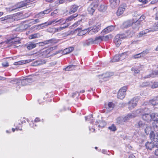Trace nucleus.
I'll list each match as a JSON object with an SVG mask.
<instances>
[{"mask_svg": "<svg viewBox=\"0 0 158 158\" xmlns=\"http://www.w3.org/2000/svg\"><path fill=\"white\" fill-rule=\"evenodd\" d=\"M143 109H140L133 111L131 114H128L127 116L123 117V121L125 122L129 120L130 119L135 117L138 115L140 113L143 111Z\"/></svg>", "mask_w": 158, "mask_h": 158, "instance_id": "1", "label": "nucleus"}, {"mask_svg": "<svg viewBox=\"0 0 158 158\" xmlns=\"http://www.w3.org/2000/svg\"><path fill=\"white\" fill-rule=\"evenodd\" d=\"M99 1L98 0H94L88 7L87 10L89 13L93 15L98 6Z\"/></svg>", "mask_w": 158, "mask_h": 158, "instance_id": "2", "label": "nucleus"}, {"mask_svg": "<svg viewBox=\"0 0 158 158\" xmlns=\"http://www.w3.org/2000/svg\"><path fill=\"white\" fill-rule=\"evenodd\" d=\"M14 15H7L3 17L0 18V21L4 23H11L13 22L15 19Z\"/></svg>", "mask_w": 158, "mask_h": 158, "instance_id": "3", "label": "nucleus"}, {"mask_svg": "<svg viewBox=\"0 0 158 158\" xmlns=\"http://www.w3.org/2000/svg\"><path fill=\"white\" fill-rule=\"evenodd\" d=\"M77 16V14H74L73 15H71L69 17L67 18L65 20V22H66V25L64 27H60L59 29L60 30H62L63 29L67 27L70 24V22L73 19L75 18Z\"/></svg>", "mask_w": 158, "mask_h": 158, "instance_id": "4", "label": "nucleus"}, {"mask_svg": "<svg viewBox=\"0 0 158 158\" xmlns=\"http://www.w3.org/2000/svg\"><path fill=\"white\" fill-rule=\"evenodd\" d=\"M127 90V87L126 86L120 89L118 92L117 98L121 99L124 98L125 96Z\"/></svg>", "mask_w": 158, "mask_h": 158, "instance_id": "5", "label": "nucleus"}, {"mask_svg": "<svg viewBox=\"0 0 158 158\" xmlns=\"http://www.w3.org/2000/svg\"><path fill=\"white\" fill-rule=\"evenodd\" d=\"M101 24L100 23H97L94 26L92 29L90 30L89 33L90 34H93L97 32L100 29Z\"/></svg>", "mask_w": 158, "mask_h": 158, "instance_id": "6", "label": "nucleus"}, {"mask_svg": "<svg viewBox=\"0 0 158 158\" xmlns=\"http://www.w3.org/2000/svg\"><path fill=\"white\" fill-rule=\"evenodd\" d=\"M142 119L147 123H150L152 121L151 114L144 113L141 116Z\"/></svg>", "mask_w": 158, "mask_h": 158, "instance_id": "7", "label": "nucleus"}, {"mask_svg": "<svg viewBox=\"0 0 158 158\" xmlns=\"http://www.w3.org/2000/svg\"><path fill=\"white\" fill-rule=\"evenodd\" d=\"M128 105L130 109H133L136 106L137 101L135 98H133L129 102Z\"/></svg>", "mask_w": 158, "mask_h": 158, "instance_id": "8", "label": "nucleus"}, {"mask_svg": "<svg viewBox=\"0 0 158 158\" xmlns=\"http://www.w3.org/2000/svg\"><path fill=\"white\" fill-rule=\"evenodd\" d=\"M149 137L152 141L154 142H157L158 143V133L155 135L153 131H152L150 134Z\"/></svg>", "mask_w": 158, "mask_h": 158, "instance_id": "9", "label": "nucleus"}, {"mask_svg": "<svg viewBox=\"0 0 158 158\" xmlns=\"http://www.w3.org/2000/svg\"><path fill=\"white\" fill-rule=\"evenodd\" d=\"M114 26L112 25L108 26L105 28L102 31L101 33L102 34H105L110 32L114 30Z\"/></svg>", "mask_w": 158, "mask_h": 158, "instance_id": "10", "label": "nucleus"}, {"mask_svg": "<svg viewBox=\"0 0 158 158\" xmlns=\"http://www.w3.org/2000/svg\"><path fill=\"white\" fill-rule=\"evenodd\" d=\"M113 75V73L108 72L101 75H99V77H100V78H102L104 81H106L107 80V78L112 76Z\"/></svg>", "mask_w": 158, "mask_h": 158, "instance_id": "11", "label": "nucleus"}, {"mask_svg": "<svg viewBox=\"0 0 158 158\" xmlns=\"http://www.w3.org/2000/svg\"><path fill=\"white\" fill-rule=\"evenodd\" d=\"M53 50V48L51 47L41 52V55L44 57H47L49 56V54Z\"/></svg>", "mask_w": 158, "mask_h": 158, "instance_id": "12", "label": "nucleus"}, {"mask_svg": "<svg viewBox=\"0 0 158 158\" xmlns=\"http://www.w3.org/2000/svg\"><path fill=\"white\" fill-rule=\"evenodd\" d=\"M158 144L157 142H154L153 141H152L151 142H148L145 144V146L148 149L151 150L153 148L155 145H156V144Z\"/></svg>", "mask_w": 158, "mask_h": 158, "instance_id": "13", "label": "nucleus"}, {"mask_svg": "<svg viewBox=\"0 0 158 158\" xmlns=\"http://www.w3.org/2000/svg\"><path fill=\"white\" fill-rule=\"evenodd\" d=\"M134 33H135V31H128L127 32V33L128 34V35H126V34H120L118 35H117V36H118V37L121 39L125 38L127 36H128L131 37L134 34Z\"/></svg>", "mask_w": 158, "mask_h": 158, "instance_id": "14", "label": "nucleus"}, {"mask_svg": "<svg viewBox=\"0 0 158 158\" xmlns=\"http://www.w3.org/2000/svg\"><path fill=\"white\" fill-rule=\"evenodd\" d=\"M134 22L132 20L127 21L125 22L123 24V27L124 28H127L133 25V27H134L135 25H133Z\"/></svg>", "mask_w": 158, "mask_h": 158, "instance_id": "15", "label": "nucleus"}, {"mask_svg": "<svg viewBox=\"0 0 158 158\" xmlns=\"http://www.w3.org/2000/svg\"><path fill=\"white\" fill-rule=\"evenodd\" d=\"M110 6L112 8L117 7L119 3L120 0H110Z\"/></svg>", "mask_w": 158, "mask_h": 158, "instance_id": "16", "label": "nucleus"}, {"mask_svg": "<svg viewBox=\"0 0 158 158\" xmlns=\"http://www.w3.org/2000/svg\"><path fill=\"white\" fill-rule=\"evenodd\" d=\"M32 61V60L31 59H28L27 60H22L19 61L18 62H16L14 63V64L15 65H17L20 64H25L26 63H28L30 62H31Z\"/></svg>", "mask_w": 158, "mask_h": 158, "instance_id": "17", "label": "nucleus"}, {"mask_svg": "<svg viewBox=\"0 0 158 158\" xmlns=\"http://www.w3.org/2000/svg\"><path fill=\"white\" fill-rule=\"evenodd\" d=\"M26 6V3H25L24 1L20 2L18 3L15 6V7L14 9H12L11 11L14 10H16V9L20 8Z\"/></svg>", "mask_w": 158, "mask_h": 158, "instance_id": "18", "label": "nucleus"}, {"mask_svg": "<svg viewBox=\"0 0 158 158\" xmlns=\"http://www.w3.org/2000/svg\"><path fill=\"white\" fill-rule=\"evenodd\" d=\"M17 38H11V41L12 44L15 47H17L19 46L17 45L19 44L20 42V41L17 40Z\"/></svg>", "mask_w": 158, "mask_h": 158, "instance_id": "19", "label": "nucleus"}, {"mask_svg": "<svg viewBox=\"0 0 158 158\" xmlns=\"http://www.w3.org/2000/svg\"><path fill=\"white\" fill-rule=\"evenodd\" d=\"M125 10V7L124 6H120L118 8L117 11V15L118 16H120L123 14Z\"/></svg>", "mask_w": 158, "mask_h": 158, "instance_id": "20", "label": "nucleus"}, {"mask_svg": "<svg viewBox=\"0 0 158 158\" xmlns=\"http://www.w3.org/2000/svg\"><path fill=\"white\" fill-rule=\"evenodd\" d=\"M56 41V40L54 39H49L48 40H47L44 41L40 43V44L42 45H46L49 44H52L53 43H55Z\"/></svg>", "mask_w": 158, "mask_h": 158, "instance_id": "21", "label": "nucleus"}, {"mask_svg": "<svg viewBox=\"0 0 158 158\" xmlns=\"http://www.w3.org/2000/svg\"><path fill=\"white\" fill-rule=\"evenodd\" d=\"M156 31V30L154 29H145L143 31H140L139 33V34L140 35L139 36H141V35H145V34H146L149 32H153V31Z\"/></svg>", "mask_w": 158, "mask_h": 158, "instance_id": "22", "label": "nucleus"}, {"mask_svg": "<svg viewBox=\"0 0 158 158\" xmlns=\"http://www.w3.org/2000/svg\"><path fill=\"white\" fill-rule=\"evenodd\" d=\"M37 44H34L32 42H29L27 44V48L28 50H31L36 47Z\"/></svg>", "mask_w": 158, "mask_h": 158, "instance_id": "23", "label": "nucleus"}, {"mask_svg": "<svg viewBox=\"0 0 158 158\" xmlns=\"http://www.w3.org/2000/svg\"><path fill=\"white\" fill-rule=\"evenodd\" d=\"M135 125L137 128H143L146 125V124L143 123L142 121L139 120Z\"/></svg>", "mask_w": 158, "mask_h": 158, "instance_id": "24", "label": "nucleus"}, {"mask_svg": "<svg viewBox=\"0 0 158 158\" xmlns=\"http://www.w3.org/2000/svg\"><path fill=\"white\" fill-rule=\"evenodd\" d=\"M78 6L76 5H73L71 6L69 13L72 14L75 12L77 10Z\"/></svg>", "mask_w": 158, "mask_h": 158, "instance_id": "25", "label": "nucleus"}, {"mask_svg": "<svg viewBox=\"0 0 158 158\" xmlns=\"http://www.w3.org/2000/svg\"><path fill=\"white\" fill-rule=\"evenodd\" d=\"M44 60H37L32 63V65L33 66H37L39 65L45 63Z\"/></svg>", "mask_w": 158, "mask_h": 158, "instance_id": "26", "label": "nucleus"}, {"mask_svg": "<svg viewBox=\"0 0 158 158\" xmlns=\"http://www.w3.org/2000/svg\"><path fill=\"white\" fill-rule=\"evenodd\" d=\"M55 22V21H52L49 22L48 23L46 22L44 23L41 24L40 25L41 27H42V29L48 26L53 24Z\"/></svg>", "mask_w": 158, "mask_h": 158, "instance_id": "27", "label": "nucleus"}, {"mask_svg": "<svg viewBox=\"0 0 158 158\" xmlns=\"http://www.w3.org/2000/svg\"><path fill=\"white\" fill-rule=\"evenodd\" d=\"M152 121H158V113H153L151 114Z\"/></svg>", "mask_w": 158, "mask_h": 158, "instance_id": "28", "label": "nucleus"}, {"mask_svg": "<svg viewBox=\"0 0 158 158\" xmlns=\"http://www.w3.org/2000/svg\"><path fill=\"white\" fill-rule=\"evenodd\" d=\"M114 42L117 46H119L121 44V40L118 37V36H116L115 37V38L114 40Z\"/></svg>", "mask_w": 158, "mask_h": 158, "instance_id": "29", "label": "nucleus"}, {"mask_svg": "<svg viewBox=\"0 0 158 158\" xmlns=\"http://www.w3.org/2000/svg\"><path fill=\"white\" fill-rule=\"evenodd\" d=\"M55 22L54 23V24L53 25H54L56 23H57L55 25H57L58 24H65L66 25V22H65V20L63 19H61L59 20H54Z\"/></svg>", "mask_w": 158, "mask_h": 158, "instance_id": "30", "label": "nucleus"}, {"mask_svg": "<svg viewBox=\"0 0 158 158\" xmlns=\"http://www.w3.org/2000/svg\"><path fill=\"white\" fill-rule=\"evenodd\" d=\"M157 75H158V70L153 71L151 74L147 76L146 78L154 77Z\"/></svg>", "mask_w": 158, "mask_h": 158, "instance_id": "31", "label": "nucleus"}, {"mask_svg": "<svg viewBox=\"0 0 158 158\" xmlns=\"http://www.w3.org/2000/svg\"><path fill=\"white\" fill-rule=\"evenodd\" d=\"M73 48L71 47L65 49L64 50L63 52L64 54H67L72 52L73 50Z\"/></svg>", "mask_w": 158, "mask_h": 158, "instance_id": "32", "label": "nucleus"}, {"mask_svg": "<svg viewBox=\"0 0 158 158\" xmlns=\"http://www.w3.org/2000/svg\"><path fill=\"white\" fill-rule=\"evenodd\" d=\"M40 37V35L39 33H37L30 35L29 36V38L30 39H32L36 38H39Z\"/></svg>", "mask_w": 158, "mask_h": 158, "instance_id": "33", "label": "nucleus"}, {"mask_svg": "<svg viewBox=\"0 0 158 158\" xmlns=\"http://www.w3.org/2000/svg\"><path fill=\"white\" fill-rule=\"evenodd\" d=\"M76 67V65H70L66 67L65 69L66 71H69L74 69Z\"/></svg>", "mask_w": 158, "mask_h": 158, "instance_id": "34", "label": "nucleus"}, {"mask_svg": "<svg viewBox=\"0 0 158 158\" xmlns=\"http://www.w3.org/2000/svg\"><path fill=\"white\" fill-rule=\"evenodd\" d=\"M86 44H85L84 45L85 46L86 45H89L90 44H95V41L94 39H93L92 38H90L86 41Z\"/></svg>", "mask_w": 158, "mask_h": 158, "instance_id": "35", "label": "nucleus"}, {"mask_svg": "<svg viewBox=\"0 0 158 158\" xmlns=\"http://www.w3.org/2000/svg\"><path fill=\"white\" fill-rule=\"evenodd\" d=\"M120 56L119 55H115L113 57V59L111 60V62H114L120 60Z\"/></svg>", "mask_w": 158, "mask_h": 158, "instance_id": "36", "label": "nucleus"}, {"mask_svg": "<svg viewBox=\"0 0 158 158\" xmlns=\"http://www.w3.org/2000/svg\"><path fill=\"white\" fill-rule=\"evenodd\" d=\"M95 44H98L103 41L102 36L96 37L94 39Z\"/></svg>", "mask_w": 158, "mask_h": 158, "instance_id": "37", "label": "nucleus"}, {"mask_svg": "<svg viewBox=\"0 0 158 158\" xmlns=\"http://www.w3.org/2000/svg\"><path fill=\"white\" fill-rule=\"evenodd\" d=\"M146 128H145L144 131L145 133L147 134H148L149 131L151 130V128L150 126H149L148 125L146 124V125L145 126Z\"/></svg>", "mask_w": 158, "mask_h": 158, "instance_id": "38", "label": "nucleus"}, {"mask_svg": "<svg viewBox=\"0 0 158 158\" xmlns=\"http://www.w3.org/2000/svg\"><path fill=\"white\" fill-rule=\"evenodd\" d=\"M145 18V17L143 15L141 16L139 19L137 20L135 23H134V24H133V25H136L137 24H138L139 23V22H140L141 21H143V20H144Z\"/></svg>", "mask_w": 158, "mask_h": 158, "instance_id": "39", "label": "nucleus"}, {"mask_svg": "<svg viewBox=\"0 0 158 158\" xmlns=\"http://www.w3.org/2000/svg\"><path fill=\"white\" fill-rule=\"evenodd\" d=\"M119 55L120 56V60H121L125 59L126 57L127 54L126 53L124 52L121 55Z\"/></svg>", "mask_w": 158, "mask_h": 158, "instance_id": "40", "label": "nucleus"}, {"mask_svg": "<svg viewBox=\"0 0 158 158\" xmlns=\"http://www.w3.org/2000/svg\"><path fill=\"white\" fill-rule=\"evenodd\" d=\"M117 121L119 124L122 123L123 122H124L123 120V117H122L118 118L117 119Z\"/></svg>", "mask_w": 158, "mask_h": 158, "instance_id": "41", "label": "nucleus"}, {"mask_svg": "<svg viewBox=\"0 0 158 158\" xmlns=\"http://www.w3.org/2000/svg\"><path fill=\"white\" fill-rule=\"evenodd\" d=\"M149 103L150 104L153 106H155L157 104V102L156 100L154 99L150 100L149 101Z\"/></svg>", "mask_w": 158, "mask_h": 158, "instance_id": "42", "label": "nucleus"}, {"mask_svg": "<svg viewBox=\"0 0 158 158\" xmlns=\"http://www.w3.org/2000/svg\"><path fill=\"white\" fill-rule=\"evenodd\" d=\"M131 70L132 71H133L135 73H138L140 70H139L136 67H133L131 68Z\"/></svg>", "mask_w": 158, "mask_h": 158, "instance_id": "43", "label": "nucleus"}, {"mask_svg": "<svg viewBox=\"0 0 158 158\" xmlns=\"http://www.w3.org/2000/svg\"><path fill=\"white\" fill-rule=\"evenodd\" d=\"M114 107V104L112 102H109L108 104L107 108L108 109H112Z\"/></svg>", "mask_w": 158, "mask_h": 158, "instance_id": "44", "label": "nucleus"}, {"mask_svg": "<svg viewBox=\"0 0 158 158\" xmlns=\"http://www.w3.org/2000/svg\"><path fill=\"white\" fill-rule=\"evenodd\" d=\"M58 10H55L53 12L51 13V16L55 17L56 16L57 14L58 13Z\"/></svg>", "mask_w": 158, "mask_h": 158, "instance_id": "45", "label": "nucleus"}, {"mask_svg": "<svg viewBox=\"0 0 158 158\" xmlns=\"http://www.w3.org/2000/svg\"><path fill=\"white\" fill-rule=\"evenodd\" d=\"M106 9V7L103 5H101L99 6V10L100 11H103Z\"/></svg>", "mask_w": 158, "mask_h": 158, "instance_id": "46", "label": "nucleus"}, {"mask_svg": "<svg viewBox=\"0 0 158 158\" xmlns=\"http://www.w3.org/2000/svg\"><path fill=\"white\" fill-rule=\"evenodd\" d=\"M108 128L113 131H115L116 130V127L114 125H112L111 126L109 127Z\"/></svg>", "mask_w": 158, "mask_h": 158, "instance_id": "47", "label": "nucleus"}, {"mask_svg": "<svg viewBox=\"0 0 158 158\" xmlns=\"http://www.w3.org/2000/svg\"><path fill=\"white\" fill-rule=\"evenodd\" d=\"M44 15L43 13L42 12H41L39 13L36 16L37 18H42Z\"/></svg>", "mask_w": 158, "mask_h": 158, "instance_id": "48", "label": "nucleus"}, {"mask_svg": "<svg viewBox=\"0 0 158 158\" xmlns=\"http://www.w3.org/2000/svg\"><path fill=\"white\" fill-rule=\"evenodd\" d=\"M158 87V82H155L152 85V88H155Z\"/></svg>", "mask_w": 158, "mask_h": 158, "instance_id": "49", "label": "nucleus"}, {"mask_svg": "<svg viewBox=\"0 0 158 158\" xmlns=\"http://www.w3.org/2000/svg\"><path fill=\"white\" fill-rule=\"evenodd\" d=\"M81 23V20L79 21L76 22L75 23H74V24L73 25V26L76 27L77 26H78Z\"/></svg>", "mask_w": 158, "mask_h": 158, "instance_id": "50", "label": "nucleus"}, {"mask_svg": "<svg viewBox=\"0 0 158 158\" xmlns=\"http://www.w3.org/2000/svg\"><path fill=\"white\" fill-rule=\"evenodd\" d=\"M149 85V83L148 82H144L140 85L141 87H143L148 85Z\"/></svg>", "mask_w": 158, "mask_h": 158, "instance_id": "51", "label": "nucleus"}, {"mask_svg": "<svg viewBox=\"0 0 158 158\" xmlns=\"http://www.w3.org/2000/svg\"><path fill=\"white\" fill-rule=\"evenodd\" d=\"M148 53V51L145 50L143 51V52L140 53V54L141 55H142V56H143L146 55Z\"/></svg>", "mask_w": 158, "mask_h": 158, "instance_id": "52", "label": "nucleus"}, {"mask_svg": "<svg viewBox=\"0 0 158 158\" xmlns=\"http://www.w3.org/2000/svg\"><path fill=\"white\" fill-rule=\"evenodd\" d=\"M51 9H48L42 12L43 13L44 15L45 14H48L51 11Z\"/></svg>", "mask_w": 158, "mask_h": 158, "instance_id": "53", "label": "nucleus"}, {"mask_svg": "<svg viewBox=\"0 0 158 158\" xmlns=\"http://www.w3.org/2000/svg\"><path fill=\"white\" fill-rule=\"evenodd\" d=\"M36 0H26L24 1V2L26 3V6L29 4V3H31Z\"/></svg>", "mask_w": 158, "mask_h": 158, "instance_id": "54", "label": "nucleus"}, {"mask_svg": "<svg viewBox=\"0 0 158 158\" xmlns=\"http://www.w3.org/2000/svg\"><path fill=\"white\" fill-rule=\"evenodd\" d=\"M87 30H83L80 31L79 35H84L86 33Z\"/></svg>", "mask_w": 158, "mask_h": 158, "instance_id": "55", "label": "nucleus"}, {"mask_svg": "<svg viewBox=\"0 0 158 158\" xmlns=\"http://www.w3.org/2000/svg\"><path fill=\"white\" fill-rule=\"evenodd\" d=\"M100 122V124L98 126V127H103L104 126L106 125V123L104 122Z\"/></svg>", "mask_w": 158, "mask_h": 158, "instance_id": "56", "label": "nucleus"}, {"mask_svg": "<svg viewBox=\"0 0 158 158\" xmlns=\"http://www.w3.org/2000/svg\"><path fill=\"white\" fill-rule=\"evenodd\" d=\"M142 56V55H141L140 53L134 55L133 56V57L134 58H140Z\"/></svg>", "mask_w": 158, "mask_h": 158, "instance_id": "57", "label": "nucleus"}, {"mask_svg": "<svg viewBox=\"0 0 158 158\" xmlns=\"http://www.w3.org/2000/svg\"><path fill=\"white\" fill-rule=\"evenodd\" d=\"M103 40L106 41L109 39V36L108 35H106L105 36H102Z\"/></svg>", "mask_w": 158, "mask_h": 158, "instance_id": "58", "label": "nucleus"}, {"mask_svg": "<svg viewBox=\"0 0 158 158\" xmlns=\"http://www.w3.org/2000/svg\"><path fill=\"white\" fill-rule=\"evenodd\" d=\"M2 65L4 67H7L9 66L8 63L7 62H5L2 63Z\"/></svg>", "mask_w": 158, "mask_h": 158, "instance_id": "59", "label": "nucleus"}, {"mask_svg": "<svg viewBox=\"0 0 158 158\" xmlns=\"http://www.w3.org/2000/svg\"><path fill=\"white\" fill-rule=\"evenodd\" d=\"M34 28L39 30L42 29V27H41L40 24L35 25V26Z\"/></svg>", "mask_w": 158, "mask_h": 158, "instance_id": "60", "label": "nucleus"}, {"mask_svg": "<svg viewBox=\"0 0 158 158\" xmlns=\"http://www.w3.org/2000/svg\"><path fill=\"white\" fill-rule=\"evenodd\" d=\"M40 22V21L39 19H35L32 21V23H33V24H36L39 23Z\"/></svg>", "mask_w": 158, "mask_h": 158, "instance_id": "61", "label": "nucleus"}, {"mask_svg": "<svg viewBox=\"0 0 158 158\" xmlns=\"http://www.w3.org/2000/svg\"><path fill=\"white\" fill-rule=\"evenodd\" d=\"M29 80H31V79L30 78H28L23 80L22 81V83H27Z\"/></svg>", "mask_w": 158, "mask_h": 158, "instance_id": "62", "label": "nucleus"}, {"mask_svg": "<svg viewBox=\"0 0 158 158\" xmlns=\"http://www.w3.org/2000/svg\"><path fill=\"white\" fill-rule=\"evenodd\" d=\"M154 128L155 131H158V122L156 123L155 126H154Z\"/></svg>", "mask_w": 158, "mask_h": 158, "instance_id": "63", "label": "nucleus"}, {"mask_svg": "<svg viewBox=\"0 0 158 158\" xmlns=\"http://www.w3.org/2000/svg\"><path fill=\"white\" fill-rule=\"evenodd\" d=\"M139 1L144 4H146L148 2L147 0H139Z\"/></svg>", "mask_w": 158, "mask_h": 158, "instance_id": "64", "label": "nucleus"}]
</instances>
